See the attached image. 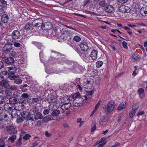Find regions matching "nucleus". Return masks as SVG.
I'll use <instances>...</instances> for the list:
<instances>
[{"instance_id": "nucleus-58", "label": "nucleus", "mask_w": 147, "mask_h": 147, "mask_svg": "<svg viewBox=\"0 0 147 147\" xmlns=\"http://www.w3.org/2000/svg\"><path fill=\"white\" fill-rule=\"evenodd\" d=\"M0 147H5V145L4 142L2 139H0Z\"/></svg>"}, {"instance_id": "nucleus-31", "label": "nucleus", "mask_w": 147, "mask_h": 147, "mask_svg": "<svg viewBox=\"0 0 147 147\" xmlns=\"http://www.w3.org/2000/svg\"><path fill=\"white\" fill-rule=\"evenodd\" d=\"M10 55L15 57H20L21 55L18 52H16L14 51H11L10 53Z\"/></svg>"}, {"instance_id": "nucleus-4", "label": "nucleus", "mask_w": 147, "mask_h": 147, "mask_svg": "<svg viewBox=\"0 0 147 147\" xmlns=\"http://www.w3.org/2000/svg\"><path fill=\"white\" fill-rule=\"evenodd\" d=\"M7 71H3L1 73V74L5 76L7 78L10 79V76H12L16 71L17 68L15 67H7Z\"/></svg>"}, {"instance_id": "nucleus-22", "label": "nucleus", "mask_w": 147, "mask_h": 147, "mask_svg": "<svg viewBox=\"0 0 147 147\" xmlns=\"http://www.w3.org/2000/svg\"><path fill=\"white\" fill-rule=\"evenodd\" d=\"M83 87L86 89H90L92 86V84L89 81H87L85 83H84L83 85Z\"/></svg>"}, {"instance_id": "nucleus-48", "label": "nucleus", "mask_w": 147, "mask_h": 147, "mask_svg": "<svg viewBox=\"0 0 147 147\" xmlns=\"http://www.w3.org/2000/svg\"><path fill=\"white\" fill-rule=\"evenodd\" d=\"M98 4L100 6L102 7H105L107 5V3L104 1H100Z\"/></svg>"}, {"instance_id": "nucleus-14", "label": "nucleus", "mask_w": 147, "mask_h": 147, "mask_svg": "<svg viewBox=\"0 0 147 147\" xmlns=\"http://www.w3.org/2000/svg\"><path fill=\"white\" fill-rule=\"evenodd\" d=\"M80 47L81 50L83 51H87L88 49V46L87 43L81 42L80 44Z\"/></svg>"}, {"instance_id": "nucleus-18", "label": "nucleus", "mask_w": 147, "mask_h": 147, "mask_svg": "<svg viewBox=\"0 0 147 147\" xmlns=\"http://www.w3.org/2000/svg\"><path fill=\"white\" fill-rule=\"evenodd\" d=\"M98 51L96 50H94L92 51L90 54V57L93 60H95L97 59Z\"/></svg>"}, {"instance_id": "nucleus-11", "label": "nucleus", "mask_w": 147, "mask_h": 147, "mask_svg": "<svg viewBox=\"0 0 147 147\" xmlns=\"http://www.w3.org/2000/svg\"><path fill=\"white\" fill-rule=\"evenodd\" d=\"M16 87L15 86H11L6 90L5 94L7 96H10L12 95L13 90H16Z\"/></svg>"}, {"instance_id": "nucleus-27", "label": "nucleus", "mask_w": 147, "mask_h": 147, "mask_svg": "<svg viewBox=\"0 0 147 147\" xmlns=\"http://www.w3.org/2000/svg\"><path fill=\"white\" fill-rule=\"evenodd\" d=\"M34 118L36 120L41 119L43 118V115L40 112H38L34 115Z\"/></svg>"}, {"instance_id": "nucleus-30", "label": "nucleus", "mask_w": 147, "mask_h": 147, "mask_svg": "<svg viewBox=\"0 0 147 147\" xmlns=\"http://www.w3.org/2000/svg\"><path fill=\"white\" fill-rule=\"evenodd\" d=\"M6 63L8 64H11L14 62V60L13 58L10 57L6 59L5 60Z\"/></svg>"}, {"instance_id": "nucleus-12", "label": "nucleus", "mask_w": 147, "mask_h": 147, "mask_svg": "<svg viewBox=\"0 0 147 147\" xmlns=\"http://www.w3.org/2000/svg\"><path fill=\"white\" fill-rule=\"evenodd\" d=\"M10 79L14 80V82L17 84H20L22 83V80L15 75H13L12 76H10Z\"/></svg>"}, {"instance_id": "nucleus-56", "label": "nucleus", "mask_w": 147, "mask_h": 147, "mask_svg": "<svg viewBox=\"0 0 147 147\" xmlns=\"http://www.w3.org/2000/svg\"><path fill=\"white\" fill-rule=\"evenodd\" d=\"M122 44L124 48L127 49H128V47L127 46V44L125 41H123L122 42Z\"/></svg>"}, {"instance_id": "nucleus-41", "label": "nucleus", "mask_w": 147, "mask_h": 147, "mask_svg": "<svg viewBox=\"0 0 147 147\" xmlns=\"http://www.w3.org/2000/svg\"><path fill=\"white\" fill-rule=\"evenodd\" d=\"M7 5V2L4 0H0V6L1 7H4Z\"/></svg>"}, {"instance_id": "nucleus-50", "label": "nucleus", "mask_w": 147, "mask_h": 147, "mask_svg": "<svg viewBox=\"0 0 147 147\" xmlns=\"http://www.w3.org/2000/svg\"><path fill=\"white\" fill-rule=\"evenodd\" d=\"M25 119L21 117L18 118L16 119V122L18 123H22L24 121Z\"/></svg>"}, {"instance_id": "nucleus-44", "label": "nucleus", "mask_w": 147, "mask_h": 147, "mask_svg": "<svg viewBox=\"0 0 147 147\" xmlns=\"http://www.w3.org/2000/svg\"><path fill=\"white\" fill-rule=\"evenodd\" d=\"M116 43L115 42H109V44L110 47L112 48L113 50L115 51V46L116 45Z\"/></svg>"}, {"instance_id": "nucleus-5", "label": "nucleus", "mask_w": 147, "mask_h": 147, "mask_svg": "<svg viewBox=\"0 0 147 147\" xmlns=\"http://www.w3.org/2000/svg\"><path fill=\"white\" fill-rule=\"evenodd\" d=\"M27 65V60L22 59L18 61L16 67L18 69L23 70L26 67Z\"/></svg>"}, {"instance_id": "nucleus-63", "label": "nucleus", "mask_w": 147, "mask_h": 147, "mask_svg": "<svg viewBox=\"0 0 147 147\" xmlns=\"http://www.w3.org/2000/svg\"><path fill=\"white\" fill-rule=\"evenodd\" d=\"M4 101V97L3 96L0 95V104L3 103Z\"/></svg>"}, {"instance_id": "nucleus-36", "label": "nucleus", "mask_w": 147, "mask_h": 147, "mask_svg": "<svg viewBox=\"0 0 147 147\" xmlns=\"http://www.w3.org/2000/svg\"><path fill=\"white\" fill-rule=\"evenodd\" d=\"M21 116L25 119H26L28 116V115L29 114V112H27L26 111H23L21 113Z\"/></svg>"}, {"instance_id": "nucleus-2", "label": "nucleus", "mask_w": 147, "mask_h": 147, "mask_svg": "<svg viewBox=\"0 0 147 147\" xmlns=\"http://www.w3.org/2000/svg\"><path fill=\"white\" fill-rule=\"evenodd\" d=\"M115 106V101L111 100L104 105L103 107V110L106 113H110L114 109Z\"/></svg>"}, {"instance_id": "nucleus-1", "label": "nucleus", "mask_w": 147, "mask_h": 147, "mask_svg": "<svg viewBox=\"0 0 147 147\" xmlns=\"http://www.w3.org/2000/svg\"><path fill=\"white\" fill-rule=\"evenodd\" d=\"M71 100H73V104L74 106L78 107L83 103L82 98L80 97L79 92L75 94L72 96H70Z\"/></svg>"}, {"instance_id": "nucleus-45", "label": "nucleus", "mask_w": 147, "mask_h": 147, "mask_svg": "<svg viewBox=\"0 0 147 147\" xmlns=\"http://www.w3.org/2000/svg\"><path fill=\"white\" fill-rule=\"evenodd\" d=\"M107 120V118L105 116H103L100 119L99 121V124L100 125H102L103 123L105 122Z\"/></svg>"}, {"instance_id": "nucleus-47", "label": "nucleus", "mask_w": 147, "mask_h": 147, "mask_svg": "<svg viewBox=\"0 0 147 147\" xmlns=\"http://www.w3.org/2000/svg\"><path fill=\"white\" fill-rule=\"evenodd\" d=\"M16 135L13 134L9 137L8 139V140H10L11 142H13L16 139Z\"/></svg>"}, {"instance_id": "nucleus-39", "label": "nucleus", "mask_w": 147, "mask_h": 147, "mask_svg": "<svg viewBox=\"0 0 147 147\" xmlns=\"http://www.w3.org/2000/svg\"><path fill=\"white\" fill-rule=\"evenodd\" d=\"M51 113V116L55 117L58 115L60 113V111L59 110H54Z\"/></svg>"}, {"instance_id": "nucleus-24", "label": "nucleus", "mask_w": 147, "mask_h": 147, "mask_svg": "<svg viewBox=\"0 0 147 147\" xmlns=\"http://www.w3.org/2000/svg\"><path fill=\"white\" fill-rule=\"evenodd\" d=\"M32 23H28L26 24L24 27V28L26 30H31L33 29Z\"/></svg>"}, {"instance_id": "nucleus-57", "label": "nucleus", "mask_w": 147, "mask_h": 147, "mask_svg": "<svg viewBox=\"0 0 147 147\" xmlns=\"http://www.w3.org/2000/svg\"><path fill=\"white\" fill-rule=\"evenodd\" d=\"M31 136L28 134H26L23 137V139L25 140H26L31 137Z\"/></svg>"}, {"instance_id": "nucleus-15", "label": "nucleus", "mask_w": 147, "mask_h": 147, "mask_svg": "<svg viewBox=\"0 0 147 147\" xmlns=\"http://www.w3.org/2000/svg\"><path fill=\"white\" fill-rule=\"evenodd\" d=\"M104 9L107 12L110 13L114 11V8L112 5H107L104 8Z\"/></svg>"}, {"instance_id": "nucleus-26", "label": "nucleus", "mask_w": 147, "mask_h": 147, "mask_svg": "<svg viewBox=\"0 0 147 147\" xmlns=\"http://www.w3.org/2000/svg\"><path fill=\"white\" fill-rule=\"evenodd\" d=\"M0 86L5 88L9 86L8 81L5 80L1 81L0 83Z\"/></svg>"}, {"instance_id": "nucleus-43", "label": "nucleus", "mask_w": 147, "mask_h": 147, "mask_svg": "<svg viewBox=\"0 0 147 147\" xmlns=\"http://www.w3.org/2000/svg\"><path fill=\"white\" fill-rule=\"evenodd\" d=\"M78 54L84 60H85L86 59L87 56L86 53H81L80 52V53H79Z\"/></svg>"}, {"instance_id": "nucleus-10", "label": "nucleus", "mask_w": 147, "mask_h": 147, "mask_svg": "<svg viewBox=\"0 0 147 147\" xmlns=\"http://www.w3.org/2000/svg\"><path fill=\"white\" fill-rule=\"evenodd\" d=\"M119 10L120 12L125 13H128L130 11V8L125 5H121L119 8Z\"/></svg>"}, {"instance_id": "nucleus-59", "label": "nucleus", "mask_w": 147, "mask_h": 147, "mask_svg": "<svg viewBox=\"0 0 147 147\" xmlns=\"http://www.w3.org/2000/svg\"><path fill=\"white\" fill-rule=\"evenodd\" d=\"M36 45L37 47L40 50L41 49L42 47V46L41 45V44L39 42L36 43Z\"/></svg>"}, {"instance_id": "nucleus-60", "label": "nucleus", "mask_w": 147, "mask_h": 147, "mask_svg": "<svg viewBox=\"0 0 147 147\" xmlns=\"http://www.w3.org/2000/svg\"><path fill=\"white\" fill-rule=\"evenodd\" d=\"M39 109L38 107L34 106L33 108V111L34 113L38 111Z\"/></svg>"}, {"instance_id": "nucleus-40", "label": "nucleus", "mask_w": 147, "mask_h": 147, "mask_svg": "<svg viewBox=\"0 0 147 147\" xmlns=\"http://www.w3.org/2000/svg\"><path fill=\"white\" fill-rule=\"evenodd\" d=\"M22 139L21 137L19 138L17 140L16 143V146H20L22 145V142L21 141Z\"/></svg>"}, {"instance_id": "nucleus-51", "label": "nucleus", "mask_w": 147, "mask_h": 147, "mask_svg": "<svg viewBox=\"0 0 147 147\" xmlns=\"http://www.w3.org/2000/svg\"><path fill=\"white\" fill-rule=\"evenodd\" d=\"M103 62L101 61H98L96 63V67H100L103 64Z\"/></svg>"}, {"instance_id": "nucleus-54", "label": "nucleus", "mask_w": 147, "mask_h": 147, "mask_svg": "<svg viewBox=\"0 0 147 147\" xmlns=\"http://www.w3.org/2000/svg\"><path fill=\"white\" fill-rule=\"evenodd\" d=\"M61 32L62 34L64 35H68L69 34V32L65 29H63L61 30Z\"/></svg>"}, {"instance_id": "nucleus-52", "label": "nucleus", "mask_w": 147, "mask_h": 147, "mask_svg": "<svg viewBox=\"0 0 147 147\" xmlns=\"http://www.w3.org/2000/svg\"><path fill=\"white\" fill-rule=\"evenodd\" d=\"M73 39L74 41L77 42H79L81 40V38L78 36H75L74 37Z\"/></svg>"}, {"instance_id": "nucleus-62", "label": "nucleus", "mask_w": 147, "mask_h": 147, "mask_svg": "<svg viewBox=\"0 0 147 147\" xmlns=\"http://www.w3.org/2000/svg\"><path fill=\"white\" fill-rule=\"evenodd\" d=\"M136 112L132 111V110L130 111L129 115L131 118L133 117V116L135 114Z\"/></svg>"}, {"instance_id": "nucleus-19", "label": "nucleus", "mask_w": 147, "mask_h": 147, "mask_svg": "<svg viewBox=\"0 0 147 147\" xmlns=\"http://www.w3.org/2000/svg\"><path fill=\"white\" fill-rule=\"evenodd\" d=\"M71 100L70 96H65L61 100V102L63 104H66L69 102Z\"/></svg>"}, {"instance_id": "nucleus-13", "label": "nucleus", "mask_w": 147, "mask_h": 147, "mask_svg": "<svg viewBox=\"0 0 147 147\" xmlns=\"http://www.w3.org/2000/svg\"><path fill=\"white\" fill-rule=\"evenodd\" d=\"M20 32L18 30H14L12 33L11 36L14 39L19 38L20 36Z\"/></svg>"}, {"instance_id": "nucleus-46", "label": "nucleus", "mask_w": 147, "mask_h": 147, "mask_svg": "<svg viewBox=\"0 0 147 147\" xmlns=\"http://www.w3.org/2000/svg\"><path fill=\"white\" fill-rule=\"evenodd\" d=\"M139 104L138 103L134 104L133 106L132 111L136 112V111L139 107Z\"/></svg>"}, {"instance_id": "nucleus-23", "label": "nucleus", "mask_w": 147, "mask_h": 147, "mask_svg": "<svg viewBox=\"0 0 147 147\" xmlns=\"http://www.w3.org/2000/svg\"><path fill=\"white\" fill-rule=\"evenodd\" d=\"M140 59V56L137 53H134L132 55V61L134 62L139 61Z\"/></svg>"}, {"instance_id": "nucleus-53", "label": "nucleus", "mask_w": 147, "mask_h": 147, "mask_svg": "<svg viewBox=\"0 0 147 147\" xmlns=\"http://www.w3.org/2000/svg\"><path fill=\"white\" fill-rule=\"evenodd\" d=\"M73 47L75 51H76L78 53V54L80 52V51L79 50V47L78 45H74Z\"/></svg>"}, {"instance_id": "nucleus-7", "label": "nucleus", "mask_w": 147, "mask_h": 147, "mask_svg": "<svg viewBox=\"0 0 147 147\" xmlns=\"http://www.w3.org/2000/svg\"><path fill=\"white\" fill-rule=\"evenodd\" d=\"M12 48V45L11 44L8 43L5 45L2 50L3 52L7 53L9 52Z\"/></svg>"}, {"instance_id": "nucleus-9", "label": "nucleus", "mask_w": 147, "mask_h": 147, "mask_svg": "<svg viewBox=\"0 0 147 147\" xmlns=\"http://www.w3.org/2000/svg\"><path fill=\"white\" fill-rule=\"evenodd\" d=\"M41 27L44 30H50L52 28V23L50 22H45L42 24Z\"/></svg>"}, {"instance_id": "nucleus-49", "label": "nucleus", "mask_w": 147, "mask_h": 147, "mask_svg": "<svg viewBox=\"0 0 147 147\" xmlns=\"http://www.w3.org/2000/svg\"><path fill=\"white\" fill-rule=\"evenodd\" d=\"M58 63L61 64H63L65 63V59L64 58H61L58 59Z\"/></svg>"}, {"instance_id": "nucleus-29", "label": "nucleus", "mask_w": 147, "mask_h": 147, "mask_svg": "<svg viewBox=\"0 0 147 147\" xmlns=\"http://www.w3.org/2000/svg\"><path fill=\"white\" fill-rule=\"evenodd\" d=\"M4 109L6 111H11L12 109L11 105L9 103H6L4 105Z\"/></svg>"}, {"instance_id": "nucleus-8", "label": "nucleus", "mask_w": 147, "mask_h": 147, "mask_svg": "<svg viewBox=\"0 0 147 147\" xmlns=\"http://www.w3.org/2000/svg\"><path fill=\"white\" fill-rule=\"evenodd\" d=\"M43 23V20L40 18H38L33 21L32 24L33 27H37L42 26Z\"/></svg>"}, {"instance_id": "nucleus-38", "label": "nucleus", "mask_w": 147, "mask_h": 147, "mask_svg": "<svg viewBox=\"0 0 147 147\" xmlns=\"http://www.w3.org/2000/svg\"><path fill=\"white\" fill-rule=\"evenodd\" d=\"M34 118V115L29 113L26 119L28 120H33Z\"/></svg>"}, {"instance_id": "nucleus-55", "label": "nucleus", "mask_w": 147, "mask_h": 147, "mask_svg": "<svg viewBox=\"0 0 147 147\" xmlns=\"http://www.w3.org/2000/svg\"><path fill=\"white\" fill-rule=\"evenodd\" d=\"M8 118V115L7 114H5L2 117H0V121L3 120H7Z\"/></svg>"}, {"instance_id": "nucleus-42", "label": "nucleus", "mask_w": 147, "mask_h": 147, "mask_svg": "<svg viewBox=\"0 0 147 147\" xmlns=\"http://www.w3.org/2000/svg\"><path fill=\"white\" fill-rule=\"evenodd\" d=\"M126 103L125 102L122 103L119 106L117 109L119 111H121L123 109L125 108V106Z\"/></svg>"}, {"instance_id": "nucleus-33", "label": "nucleus", "mask_w": 147, "mask_h": 147, "mask_svg": "<svg viewBox=\"0 0 147 147\" xmlns=\"http://www.w3.org/2000/svg\"><path fill=\"white\" fill-rule=\"evenodd\" d=\"M7 130L9 133H13L15 132V129L14 127L12 126H10L7 127Z\"/></svg>"}, {"instance_id": "nucleus-25", "label": "nucleus", "mask_w": 147, "mask_h": 147, "mask_svg": "<svg viewBox=\"0 0 147 147\" xmlns=\"http://www.w3.org/2000/svg\"><path fill=\"white\" fill-rule=\"evenodd\" d=\"M71 106V104L69 102L67 103L63 104L61 106V108L63 110H67L69 109Z\"/></svg>"}, {"instance_id": "nucleus-32", "label": "nucleus", "mask_w": 147, "mask_h": 147, "mask_svg": "<svg viewBox=\"0 0 147 147\" xmlns=\"http://www.w3.org/2000/svg\"><path fill=\"white\" fill-rule=\"evenodd\" d=\"M140 13L143 16H147V7L141 9L140 11Z\"/></svg>"}, {"instance_id": "nucleus-3", "label": "nucleus", "mask_w": 147, "mask_h": 147, "mask_svg": "<svg viewBox=\"0 0 147 147\" xmlns=\"http://www.w3.org/2000/svg\"><path fill=\"white\" fill-rule=\"evenodd\" d=\"M65 67L66 70L68 71H71L76 73H80L81 71L79 68L75 67L73 63L71 62H68Z\"/></svg>"}, {"instance_id": "nucleus-16", "label": "nucleus", "mask_w": 147, "mask_h": 147, "mask_svg": "<svg viewBox=\"0 0 147 147\" xmlns=\"http://www.w3.org/2000/svg\"><path fill=\"white\" fill-rule=\"evenodd\" d=\"M59 106V103H51L49 106V110L53 111L56 109H57Z\"/></svg>"}, {"instance_id": "nucleus-61", "label": "nucleus", "mask_w": 147, "mask_h": 147, "mask_svg": "<svg viewBox=\"0 0 147 147\" xmlns=\"http://www.w3.org/2000/svg\"><path fill=\"white\" fill-rule=\"evenodd\" d=\"M32 102L34 103H36L39 101V99L37 98H32Z\"/></svg>"}, {"instance_id": "nucleus-37", "label": "nucleus", "mask_w": 147, "mask_h": 147, "mask_svg": "<svg viewBox=\"0 0 147 147\" xmlns=\"http://www.w3.org/2000/svg\"><path fill=\"white\" fill-rule=\"evenodd\" d=\"M93 90H91L87 92V96L85 97L86 100H87L88 98L92 97V95L94 93Z\"/></svg>"}, {"instance_id": "nucleus-17", "label": "nucleus", "mask_w": 147, "mask_h": 147, "mask_svg": "<svg viewBox=\"0 0 147 147\" xmlns=\"http://www.w3.org/2000/svg\"><path fill=\"white\" fill-rule=\"evenodd\" d=\"M56 96L52 95L47 99V101L49 103H59L57 101Z\"/></svg>"}, {"instance_id": "nucleus-20", "label": "nucleus", "mask_w": 147, "mask_h": 147, "mask_svg": "<svg viewBox=\"0 0 147 147\" xmlns=\"http://www.w3.org/2000/svg\"><path fill=\"white\" fill-rule=\"evenodd\" d=\"M9 19V17L6 14L3 15L1 18V20L2 22L4 23L7 22Z\"/></svg>"}, {"instance_id": "nucleus-28", "label": "nucleus", "mask_w": 147, "mask_h": 147, "mask_svg": "<svg viewBox=\"0 0 147 147\" xmlns=\"http://www.w3.org/2000/svg\"><path fill=\"white\" fill-rule=\"evenodd\" d=\"M138 92L141 98H143L144 96V89L142 88H139L138 90Z\"/></svg>"}, {"instance_id": "nucleus-35", "label": "nucleus", "mask_w": 147, "mask_h": 147, "mask_svg": "<svg viewBox=\"0 0 147 147\" xmlns=\"http://www.w3.org/2000/svg\"><path fill=\"white\" fill-rule=\"evenodd\" d=\"M34 139L36 140V141L31 144V147H35L40 142V140L36 137H34Z\"/></svg>"}, {"instance_id": "nucleus-21", "label": "nucleus", "mask_w": 147, "mask_h": 147, "mask_svg": "<svg viewBox=\"0 0 147 147\" xmlns=\"http://www.w3.org/2000/svg\"><path fill=\"white\" fill-rule=\"evenodd\" d=\"M9 102L10 104H14V105L17 104L18 106V104H18L16 103L17 101V99L14 97H11L9 98Z\"/></svg>"}, {"instance_id": "nucleus-34", "label": "nucleus", "mask_w": 147, "mask_h": 147, "mask_svg": "<svg viewBox=\"0 0 147 147\" xmlns=\"http://www.w3.org/2000/svg\"><path fill=\"white\" fill-rule=\"evenodd\" d=\"M53 119V118L51 115H48L46 116L43 118L42 121L44 123H47L48 121L51 120Z\"/></svg>"}, {"instance_id": "nucleus-6", "label": "nucleus", "mask_w": 147, "mask_h": 147, "mask_svg": "<svg viewBox=\"0 0 147 147\" xmlns=\"http://www.w3.org/2000/svg\"><path fill=\"white\" fill-rule=\"evenodd\" d=\"M17 104L14 105L13 106L14 109H13L11 112V117L13 118L17 117L21 113L19 111L20 109L19 107H17Z\"/></svg>"}, {"instance_id": "nucleus-64", "label": "nucleus", "mask_w": 147, "mask_h": 147, "mask_svg": "<svg viewBox=\"0 0 147 147\" xmlns=\"http://www.w3.org/2000/svg\"><path fill=\"white\" fill-rule=\"evenodd\" d=\"M13 45L14 46L16 47H19L21 46V45L19 43L16 42H14Z\"/></svg>"}]
</instances>
